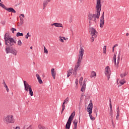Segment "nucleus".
<instances>
[{"label": "nucleus", "mask_w": 129, "mask_h": 129, "mask_svg": "<svg viewBox=\"0 0 129 129\" xmlns=\"http://www.w3.org/2000/svg\"><path fill=\"white\" fill-rule=\"evenodd\" d=\"M17 46H19V47H21V46H22L23 42H22V41L21 40H18L17 41Z\"/></svg>", "instance_id": "obj_25"}, {"label": "nucleus", "mask_w": 129, "mask_h": 129, "mask_svg": "<svg viewBox=\"0 0 129 129\" xmlns=\"http://www.w3.org/2000/svg\"><path fill=\"white\" fill-rule=\"evenodd\" d=\"M19 18H20V23L19 24H18V26H22V25H23V24H24V19L23 18H22V17L21 16H19Z\"/></svg>", "instance_id": "obj_22"}, {"label": "nucleus", "mask_w": 129, "mask_h": 129, "mask_svg": "<svg viewBox=\"0 0 129 129\" xmlns=\"http://www.w3.org/2000/svg\"><path fill=\"white\" fill-rule=\"evenodd\" d=\"M110 115H112L113 111H112V107H110Z\"/></svg>", "instance_id": "obj_41"}, {"label": "nucleus", "mask_w": 129, "mask_h": 129, "mask_svg": "<svg viewBox=\"0 0 129 129\" xmlns=\"http://www.w3.org/2000/svg\"><path fill=\"white\" fill-rule=\"evenodd\" d=\"M29 37H30V33H28L25 36V38L26 39H29Z\"/></svg>", "instance_id": "obj_40"}, {"label": "nucleus", "mask_w": 129, "mask_h": 129, "mask_svg": "<svg viewBox=\"0 0 129 129\" xmlns=\"http://www.w3.org/2000/svg\"><path fill=\"white\" fill-rule=\"evenodd\" d=\"M104 54H106V46H104L103 48Z\"/></svg>", "instance_id": "obj_33"}, {"label": "nucleus", "mask_w": 129, "mask_h": 129, "mask_svg": "<svg viewBox=\"0 0 129 129\" xmlns=\"http://www.w3.org/2000/svg\"><path fill=\"white\" fill-rule=\"evenodd\" d=\"M69 103V97H67L63 102V104H68V103Z\"/></svg>", "instance_id": "obj_23"}, {"label": "nucleus", "mask_w": 129, "mask_h": 129, "mask_svg": "<svg viewBox=\"0 0 129 129\" xmlns=\"http://www.w3.org/2000/svg\"><path fill=\"white\" fill-rule=\"evenodd\" d=\"M72 75V70H70L68 71V77L71 76Z\"/></svg>", "instance_id": "obj_27"}, {"label": "nucleus", "mask_w": 129, "mask_h": 129, "mask_svg": "<svg viewBox=\"0 0 129 129\" xmlns=\"http://www.w3.org/2000/svg\"><path fill=\"white\" fill-rule=\"evenodd\" d=\"M104 129H106V128H104Z\"/></svg>", "instance_id": "obj_57"}, {"label": "nucleus", "mask_w": 129, "mask_h": 129, "mask_svg": "<svg viewBox=\"0 0 129 129\" xmlns=\"http://www.w3.org/2000/svg\"><path fill=\"white\" fill-rule=\"evenodd\" d=\"M5 44L9 47L15 46L17 44V40H15L9 33H6L4 37Z\"/></svg>", "instance_id": "obj_2"}, {"label": "nucleus", "mask_w": 129, "mask_h": 129, "mask_svg": "<svg viewBox=\"0 0 129 129\" xmlns=\"http://www.w3.org/2000/svg\"><path fill=\"white\" fill-rule=\"evenodd\" d=\"M76 85H77L78 84V79H77L76 80Z\"/></svg>", "instance_id": "obj_44"}, {"label": "nucleus", "mask_w": 129, "mask_h": 129, "mask_svg": "<svg viewBox=\"0 0 129 129\" xmlns=\"http://www.w3.org/2000/svg\"><path fill=\"white\" fill-rule=\"evenodd\" d=\"M90 33L91 34L92 37H91V40L92 43L94 42V39L97 37V32H96V30L93 27L90 28Z\"/></svg>", "instance_id": "obj_7"}, {"label": "nucleus", "mask_w": 129, "mask_h": 129, "mask_svg": "<svg viewBox=\"0 0 129 129\" xmlns=\"http://www.w3.org/2000/svg\"><path fill=\"white\" fill-rule=\"evenodd\" d=\"M112 52H114V48H113V47L112 48Z\"/></svg>", "instance_id": "obj_49"}, {"label": "nucleus", "mask_w": 129, "mask_h": 129, "mask_svg": "<svg viewBox=\"0 0 129 129\" xmlns=\"http://www.w3.org/2000/svg\"><path fill=\"white\" fill-rule=\"evenodd\" d=\"M105 74L107 77L108 80H109L110 78V75L111 74V71H110V68L108 66H107L105 69Z\"/></svg>", "instance_id": "obj_11"}, {"label": "nucleus", "mask_w": 129, "mask_h": 129, "mask_svg": "<svg viewBox=\"0 0 129 129\" xmlns=\"http://www.w3.org/2000/svg\"><path fill=\"white\" fill-rule=\"evenodd\" d=\"M74 116H75V112H73L71 114L67 122V124L66 125V129H70V125H71V123L72 122V121L73 120V118H74Z\"/></svg>", "instance_id": "obj_10"}, {"label": "nucleus", "mask_w": 129, "mask_h": 129, "mask_svg": "<svg viewBox=\"0 0 129 129\" xmlns=\"http://www.w3.org/2000/svg\"><path fill=\"white\" fill-rule=\"evenodd\" d=\"M0 46H2V43L0 42Z\"/></svg>", "instance_id": "obj_52"}, {"label": "nucleus", "mask_w": 129, "mask_h": 129, "mask_svg": "<svg viewBox=\"0 0 129 129\" xmlns=\"http://www.w3.org/2000/svg\"><path fill=\"white\" fill-rule=\"evenodd\" d=\"M0 2H2V0H0Z\"/></svg>", "instance_id": "obj_56"}, {"label": "nucleus", "mask_w": 129, "mask_h": 129, "mask_svg": "<svg viewBox=\"0 0 129 129\" xmlns=\"http://www.w3.org/2000/svg\"><path fill=\"white\" fill-rule=\"evenodd\" d=\"M109 106H110V108L112 107V105H111V101H110Z\"/></svg>", "instance_id": "obj_45"}, {"label": "nucleus", "mask_w": 129, "mask_h": 129, "mask_svg": "<svg viewBox=\"0 0 129 129\" xmlns=\"http://www.w3.org/2000/svg\"><path fill=\"white\" fill-rule=\"evenodd\" d=\"M4 121L7 124H9V123H14L15 122L14 116L13 115H9L5 116L4 118Z\"/></svg>", "instance_id": "obj_5"}, {"label": "nucleus", "mask_w": 129, "mask_h": 129, "mask_svg": "<svg viewBox=\"0 0 129 129\" xmlns=\"http://www.w3.org/2000/svg\"><path fill=\"white\" fill-rule=\"evenodd\" d=\"M94 76H96V73H95V72H92L91 77H94Z\"/></svg>", "instance_id": "obj_31"}, {"label": "nucleus", "mask_w": 129, "mask_h": 129, "mask_svg": "<svg viewBox=\"0 0 129 129\" xmlns=\"http://www.w3.org/2000/svg\"><path fill=\"white\" fill-rule=\"evenodd\" d=\"M4 87H5V88H6L7 92H9V88L8 87V86L6 85V86H4Z\"/></svg>", "instance_id": "obj_37"}, {"label": "nucleus", "mask_w": 129, "mask_h": 129, "mask_svg": "<svg viewBox=\"0 0 129 129\" xmlns=\"http://www.w3.org/2000/svg\"><path fill=\"white\" fill-rule=\"evenodd\" d=\"M21 36H24V34L23 33H21L20 32H18L16 34L17 37H20Z\"/></svg>", "instance_id": "obj_30"}, {"label": "nucleus", "mask_w": 129, "mask_h": 129, "mask_svg": "<svg viewBox=\"0 0 129 129\" xmlns=\"http://www.w3.org/2000/svg\"><path fill=\"white\" fill-rule=\"evenodd\" d=\"M44 53H45V54H48V50L47 48H46V47L44 46Z\"/></svg>", "instance_id": "obj_34"}, {"label": "nucleus", "mask_w": 129, "mask_h": 129, "mask_svg": "<svg viewBox=\"0 0 129 129\" xmlns=\"http://www.w3.org/2000/svg\"><path fill=\"white\" fill-rule=\"evenodd\" d=\"M18 128L20 129L21 128L20 127V126H16L15 128V129H18Z\"/></svg>", "instance_id": "obj_48"}, {"label": "nucleus", "mask_w": 129, "mask_h": 129, "mask_svg": "<svg viewBox=\"0 0 129 129\" xmlns=\"http://www.w3.org/2000/svg\"><path fill=\"white\" fill-rule=\"evenodd\" d=\"M5 10H6V11H8V12H11L12 13H14V14H16V10H14L13 8H5Z\"/></svg>", "instance_id": "obj_18"}, {"label": "nucleus", "mask_w": 129, "mask_h": 129, "mask_svg": "<svg viewBox=\"0 0 129 129\" xmlns=\"http://www.w3.org/2000/svg\"><path fill=\"white\" fill-rule=\"evenodd\" d=\"M86 80H84V82H83V84L82 85V87L81 89V91H82V92H84V91L85 90L86 88Z\"/></svg>", "instance_id": "obj_15"}, {"label": "nucleus", "mask_w": 129, "mask_h": 129, "mask_svg": "<svg viewBox=\"0 0 129 129\" xmlns=\"http://www.w3.org/2000/svg\"><path fill=\"white\" fill-rule=\"evenodd\" d=\"M6 51L7 54L11 53L14 56H17L18 55V50L14 47H7L6 48Z\"/></svg>", "instance_id": "obj_8"}, {"label": "nucleus", "mask_w": 129, "mask_h": 129, "mask_svg": "<svg viewBox=\"0 0 129 129\" xmlns=\"http://www.w3.org/2000/svg\"><path fill=\"white\" fill-rule=\"evenodd\" d=\"M0 7H2L3 8V9H5L6 8V6L3 4L0 3Z\"/></svg>", "instance_id": "obj_39"}, {"label": "nucleus", "mask_w": 129, "mask_h": 129, "mask_svg": "<svg viewBox=\"0 0 129 129\" xmlns=\"http://www.w3.org/2000/svg\"><path fill=\"white\" fill-rule=\"evenodd\" d=\"M10 30H11V32L13 33V34H14V33H15V31H17V29L14 28H11Z\"/></svg>", "instance_id": "obj_35"}, {"label": "nucleus", "mask_w": 129, "mask_h": 129, "mask_svg": "<svg viewBox=\"0 0 129 129\" xmlns=\"http://www.w3.org/2000/svg\"><path fill=\"white\" fill-rule=\"evenodd\" d=\"M93 108V104L92 101H90V103L88 104L87 108V110L89 113V116L91 120H95V117L92 116V109Z\"/></svg>", "instance_id": "obj_4"}, {"label": "nucleus", "mask_w": 129, "mask_h": 129, "mask_svg": "<svg viewBox=\"0 0 129 129\" xmlns=\"http://www.w3.org/2000/svg\"><path fill=\"white\" fill-rule=\"evenodd\" d=\"M36 76L37 78V80L39 84H43V81H42V79H41V77L40 76V75H39V74H36Z\"/></svg>", "instance_id": "obj_16"}, {"label": "nucleus", "mask_w": 129, "mask_h": 129, "mask_svg": "<svg viewBox=\"0 0 129 129\" xmlns=\"http://www.w3.org/2000/svg\"><path fill=\"white\" fill-rule=\"evenodd\" d=\"M126 36H128V33H127L126 34Z\"/></svg>", "instance_id": "obj_50"}, {"label": "nucleus", "mask_w": 129, "mask_h": 129, "mask_svg": "<svg viewBox=\"0 0 129 129\" xmlns=\"http://www.w3.org/2000/svg\"><path fill=\"white\" fill-rule=\"evenodd\" d=\"M127 74L126 73H123L121 74L120 75V77H121V78H123V77H125V76H126Z\"/></svg>", "instance_id": "obj_29"}, {"label": "nucleus", "mask_w": 129, "mask_h": 129, "mask_svg": "<svg viewBox=\"0 0 129 129\" xmlns=\"http://www.w3.org/2000/svg\"><path fill=\"white\" fill-rule=\"evenodd\" d=\"M84 54V46L83 45L80 46V50L79 51V54L78 56L77 62L81 63V61L83 59V55Z\"/></svg>", "instance_id": "obj_6"}, {"label": "nucleus", "mask_w": 129, "mask_h": 129, "mask_svg": "<svg viewBox=\"0 0 129 129\" xmlns=\"http://www.w3.org/2000/svg\"><path fill=\"white\" fill-rule=\"evenodd\" d=\"M118 81V80H117V82Z\"/></svg>", "instance_id": "obj_55"}, {"label": "nucleus", "mask_w": 129, "mask_h": 129, "mask_svg": "<svg viewBox=\"0 0 129 129\" xmlns=\"http://www.w3.org/2000/svg\"><path fill=\"white\" fill-rule=\"evenodd\" d=\"M51 2V0H43V7L44 8H46L47 7V5H48V3Z\"/></svg>", "instance_id": "obj_20"}, {"label": "nucleus", "mask_w": 129, "mask_h": 129, "mask_svg": "<svg viewBox=\"0 0 129 129\" xmlns=\"http://www.w3.org/2000/svg\"><path fill=\"white\" fill-rule=\"evenodd\" d=\"M126 82V81H125L124 79L120 80L119 81V83L120 84H121V85H123V84H124V83H125Z\"/></svg>", "instance_id": "obj_26"}, {"label": "nucleus", "mask_w": 129, "mask_h": 129, "mask_svg": "<svg viewBox=\"0 0 129 129\" xmlns=\"http://www.w3.org/2000/svg\"><path fill=\"white\" fill-rule=\"evenodd\" d=\"M74 129H77V128H76V127H74Z\"/></svg>", "instance_id": "obj_53"}, {"label": "nucleus", "mask_w": 129, "mask_h": 129, "mask_svg": "<svg viewBox=\"0 0 129 129\" xmlns=\"http://www.w3.org/2000/svg\"><path fill=\"white\" fill-rule=\"evenodd\" d=\"M3 85H4V87L7 85V84H6V82H5V81H3Z\"/></svg>", "instance_id": "obj_43"}, {"label": "nucleus", "mask_w": 129, "mask_h": 129, "mask_svg": "<svg viewBox=\"0 0 129 129\" xmlns=\"http://www.w3.org/2000/svg\"><path fill=\"white\" fill-rule=\"evenodd\" d=\"M117 46H118V44H115L113 47L114 48H115V47H117Z\"/></svg>", "instance_id": "obj_46"}, {"label": "nucleus", "mask_w": 129, "mask_h": 129, "mask_svg": "<svg viewBox=\"0 0 129 129\" xmlns=\"http://www.w3.org/2000/svg\"><path fill=\"white\" fill-rule=\"evenodd\" d=\"M52 26H54L55 27H56L57 28H59V27L63 28V25H62V24H61V23H55L52 24Z\"/></svg>", "instance_id": "obj_19"}, {"label": "nucleus", "mask_w": 129, "mask_h": 129, "mask_svg": "<svg viewBox=\"0 0 129 129\" xmlns=\"http://www.w3.org/2000/svg\"><path fill=\"white\" fill-rule=\"evenodd\" d=\"M30 49H33V47H30Z\"/></svg>", "instance_id": "obj_51"}, {"label": "nucleus", "mask_w": 129, "mask_h": 129, "mask_svg": "<svg viewBox=\"0 0 129 129\" xmlns=\"http://www.w3.org/2000/svg\"><path fill=\"white\" fill-rule=\"evenodd\" d=\"M116 112H117V115H116V119H117V120H118V117H119V107H118L117 108Z\"/></svg>", "instance_id": "obj_21"}, {"label": "nucleus", "mask_w": 129, "mask_h": 129, "mask_svg": "<svg viewBox=\"0 0 129 129\" xmlns=\"http://www.w3.org/2000/svg\"><path fill=\"white\" fill-rule=\"evenodd\" d=\"M44 126H42V125H38V129H44Z\"/></svg>", "instance_id": "obj_38"}, {"label": "nucleus", "mask_w": 129, "mask_h": 129, "mask_svg": "<svg viewBox=\"0 0 129 129\" xmlns=\"http://www.w3.org/2000/svg\"><path fill=\"white\" fill-rule=\"evenodd\" d=\"M74 124V127L77 128V123H78V120L77 119H75L73 121Z\"/></svg>", "instance_id": "obj_24"}, {"label": "nucleus", "mask_w": 129, "mask_h": 129, "mask_svg": "<svg viewBox=\"0 0 129 129\" xmlns=\"http://www.w3.org/2000/svg\"><path fill=\"white\" fill-rule=\"evenodd\" d=\"M101 1L102 0H96V14H90L88 15L89 26L95 25L96 24V19H99L100 12H101Z\"/></svg>", "instance_id": "obj_1"}, {"label": "nucleus", "mask_w": 129, "mask_h": 129, "mask_svg": "<svg viewBox=\"0 0 129 129\" xmlns=\"http://www.w3.org/2000/svg\"><path fill=\"white\" fill-rule=\"evenodd\" d=\"M120 60V56H119V55H118V56L117 57V59L116 60V54H114L112 62H114L115 66H116L118 65V64H119Z\"/></svg>", "instance_id": "obj_12"}, {"label": "nucleus", "mask_w": 129, "mask_h": 129, "mask_svg": "<svg viewBox=\"0 0 129 129\" xmlns=\"http://www.w3.org/2000/svg\"><path fill=\"white\" fill-rule=\"evenodd\" d=\"M61 108H62L61 113H63V111H64V110H65V104H63L62 103V104L61 105Z\"/></svg>", "instance_id": "obj_28"}, {"label": "nucleus", "mask_w": 129, "mask_h": 129, "mask_svg": "<svg viewBox=\"0 0 129 129\" xmlns=\"http://www.w3.org/2000/svg\"><path fill=\"white\" fill-rule=\"evenodd\" d=\"M23 83L25 91L29 92L30 96H34V92H33V90L32 89V86L29 85V83H28L26 81H24Z\"/></svg>", "instance_id": "obj_3"}, {"label": "nucleus", "mask_w": 129, "mask_h": 129, "mask_svg": "<svg viewBox=\"0 0 129 129\" xmlns=\"http://www.w3.org/2000/svg\"><path fill=\"white\" fill-rule=\"evenodd\" d=\"M74 116H75V112H73L71 114L67 122V124L66 125V129H70V125H71V123L72 122V121L73 120V118H74Z\"/></svg>", "instance_id": "obj_9"}, {"label": "nucleus", "mask_w": 129, "mask_h": 129, "mask_svg": "<svg viewBox=\"0 0 129 129\" xmlns=\"http://www.w3.org/2000/svg\"><path fill=\"white\" fill-rule=\"evenodd\" d=\"M96 115H97V113H96Z\"/></svg>", "instance_id": "obj_54"}, {"label": "nucleus", "mask_w": 129, "mask_h": 129, "mask_svg": "<svg viewBox=\"0 0 129 129\" xmlns=\"http://www.w3.org/2000/svg\"><path fill=\"white\" fill-rule=\"evenodd\" d=\"M20 16L22 17V18H25V15L24 14H21Z\"/></svg>", "instance_id": "obj_47"}, {"label": "nucleus", "mask_w": 129, "mask_h": 129, "mask_svg": "<svg viewBox=\"0 0 129 129\" xmlns=\"http://www.w3.org/2000/svg\"><path fill=\"white\" fill-rule=\"evenodd\" d=\"M81 62L79 61H77L75 68L74 69V72L73 73V75H74V76L76 77V75H77V71H78V68H79V66H80V63Z\"/></svg>", "instance_id": "obj_13"}, {"label": "nucleus", "mask_w": 129, "mask_h": 129, "mask_svg": "<svg viewBox=\"0 0 129 129\" xmlns=\"http://www.w3.org/2000/svg\"><path fill=\"white\" fill-rule=\"evenodd\" d=\"M104 25V12L103 13L100 21V28H103Z\"/></svg>", "instance_id": "obj_14"}, {"label": "nucleus", "mask_w": 129, "mask_h": 129, "mask_svg": "<svg viewBox=\"0 0 129 129\" xmlns=\"http://www.w3.org/2000/svg\"><path fill=\"white\" fill-rule=\"evenodd\" d=\"M59 38V40L60 41V42H61L62 43H64V39H63V37L60 36Z\"/></svg>", "instance_id": "obj_36"}, {"label": "nucleus", "mask_w": 129, "mask_h": 129, "mask_svg": "<svg viewBox=\"0 0 129 129\" xmlns=\"http://www.w3.org/2000/svg\"><path fill=\"white\" fill-rule=\"evenodd\" d=\"M82 81H83V78L81 77L79 80V83H80V85H82Z\"/></svg>", "instance_id": "obj_32"}, {"label": "nucleus", "mask_w": 129, "mask_h": 129, "mask_svg": "<svg viewBox=\"0 0 129 129\" xmlns=\"http://www.w3.org/2000/svg\"><path fill=\"white\" fill-rule=\"evenodd\" d=\"M51 73L53 79H55L56 77V71H55V69H52L51 70Z\"/></svg>", "instance_id": "obj_17"}, {"label": "nucleus", "mask_w": 129, "mask_h": 129, "mask_svg": "<svg viewBox=\"0 0 129 129\" xmlns=\"http://www.w3.org/2000/svg\"><path fill=\"white\" fill-rule=\"evenodd\" d=\"M62 39H63V40L65 41H67V40H68V38H66L65 37H62Z\"/></svg>", "instance_id": "obj_42"}]
</instances>
